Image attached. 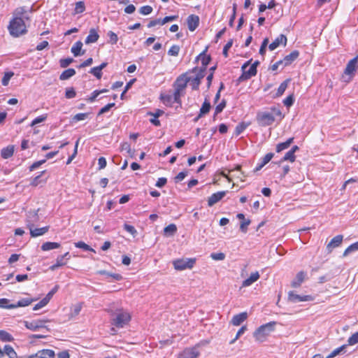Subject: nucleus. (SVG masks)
<instances>
[{
  "instance_id": "nucleus-32",
  "label": "nucleus",
  "mask_w": 358,
  "mask_h": 358,
  "mask_svg": "<svg viewBox=\"0 0 358 358\" xmlns=\"http://www.w3.org/2000/svg\"><path fill=\"white\" fill-rule=\"evenodd\" d=\"M294 138H288L285 142L280 143L276 145V152H280L282 150L287 149L292 143Z\"/></svg>"
},
{
  "instance_id": "nucleus-21",
  "label": "nucleus",
  "mask_w": 358,
  "mask_h": 358,
  "mask_svg": "<svg viewBox=\"0 0 358 358\" xmlns=\"http://www.w3.org/2000/svg\"><path fill=\"white\" fill-rule=\"evenodd\" d=\"M83 43L80 41L76 42L71 47V53L75 56L78 57L83 55L85 53V50H83Z\"/></svg>"
},
{
  "instance_id": "nucleus-48",
  "label": "nucleus",
  "mask_w": 358,
  "mask_h": 358,
  "mask_svg": "<svg viewBox=\"0 0 358 358\" xmlns=\"http://www.w3.org/2000/svg\"><path fill=\"white\" fill-rule=\"evenodd\" d=\"M358 343V331L352 334L348 339L347 345H354Z\"/></svg>"
},
{
  "instance_id": "nucleus-56",
  "label": "nucleus",
  "mask_w": 358,
  "mask_h": 358,
  "mask_svg": "<svg viewBox=\"0 0 358 358\" xmlns=\"http://www.w3.org/2000/svg\"><path fill=\"white\" fill-rule=\"evenodd\" d=\"M76 95V91L73 87H69L66 89L65 96L67 99L74 98Z\"/></svg>"
},
{
  "instance_id": "nucleus-14",
  "label": "nucleus",
  "mask_w": 358,
  "mask_h": 358,
  "mask_svg": "<svg viewBox=\"0 0 358 358\" xmlns=\"http://www.w3.org/2000/svg\"><path fill=\"white\" fill-rule=\"evenodd\" d=\"M248 315L247 312H242L233 316L231 324L234 326H239L248 319Z\"/></svg>"
},
{
  "instance_id": "nucleus-58",
  "label": "nucleus",
  "mask_w": 358,
  "mask_h": 358,
  "mask_svg": "<svg viewBox=\"0 0 358 358\" xmlns=\"http://www.w3.org/2000/svg\"><path fill=\"white\" fill-rule=\"evenodd\" d=\"M139 11L141 14L147 15L152 12V8L150 6H144L140 8Z\"/></svg>"
},
{
  "instance_id": "nucleus-7",
  "label": "nucleus",
  "mask_w": 358,
  "mask_h": 358,
  "mask_svg": "<svg viewBox=\"0 0 358 358\" xmlns=\"http://www.w3.org/2000/svg\"><path fill=\"white\" fill-rule=\"evenodd\" d=\"M196 263V258H179L173 261V268L176 271L192 269Z\"/></svg>"
},
{
  "instance_id": "nucleus-16",
  "label": "nucleus",
  "mask_w": 358,
  "mask_h": 358,
  "mask_svg": "<svg viewBox=\"0 0 358 358\" xmlns=\"http://www.w3.org/2000/svg\"><path fill=\"white\" fill-rule=\"evenodd\" d=\"M343 239V236L342 235L334 236L327 245L328 252H331L334 248L338 247L342 243Z\"/></svg>"
},
{
  "instance_id": "nucleus-4",
  "label": "nucleus",
  "mask_w": 358,
  "mask_h": 358,
  "mask_svg": "<svg viewBox=\"0 0 358 358\" xmlns=\"http://www.w3.org/2000/svg\"><path fill=\"white\" fill-rule=\"evenodd\" d=\"M275 325L276 322L272 321L257 328L252 334L255 342L262 343L266 341L271 334L274 331Z\"/></svg>"
},
{
  "instance_id": "nucleus-42",
  "label": "nucleus",
  "mask_w": 358,
  "mask_h": 358,
  "mask_svg": "<svg viewBox=\"0 0 358 358\" xmlns=\"http://www.w3.org/2000/svg\"><path fill=\"white\" fill-rule=\"evenodd\" d=\"M14 76V73L12 71H7L4 73V75L1 79V84L3 86H7L9 83L10 80Z\"/></svg>"
},
{
  "instance_id": "nucleus-43",
  "label": "nucleus",
  "mask_w": 358,
  "mask_h": 358,
  "mask_svg": "<svg viewBox=\"0 0 358 358\" xmlns=\"http://www.w3.org/2000/svg\"><path fill=\"white\" fill-rule=\"evenodd\" d=\"M347 347L346 344H344L339 348L334 349L327 357V358H334L336 356L338 355L341 353Z\"/></svg>"
},
{
  "instance_id": "nucleus-40",
  "label": "nucleus",
  "mask_w": 358,
  "mask_h": 358,
  "mask_svg": "<svg viewBox=\"0 0 358 358\" xmlns=\"http://www.w3.org/2000/svg\"><path fill=\"white\" fill-rule=\"evenodd\" d=\"M85 10V6L83 1H78L76 3L75 8H74V15L82 13Z\"/></svg>"
},
{
  "instance_id": "nucleus-30",
  "label": "nucleus",
  "mask_w": 358,
  "mask_h": 358,
  "mask_svg": "<svg viewBox=\"0 0 358 358\" xmlns=\"http://www.w3.org/2000/svg\"><path fill=\"white\" fill-rule=\"evenodd\" d=\"M59 248H60V244L57 242H45L41 245L43 251H49Z\"/></svg>"
},
{
  "instance_id": "nucleus-33",
  "label": "nucleus",
  "mask_w": 358,
  "mask_h": 358,
  "mask_svg": "<svg viewBox=\"0 0 358 358\" xmlns=\"http://www.w3.org/2000/svg\"><path fill=\"white\" fill-rule=\"evenodd\" d=\"M75 74L76 71L73 69H68L61 73L59 76V79L62 80H65L73 76Z\"/></svg>"
},
{
  "instance_id": "nucleus-11",
  "label": "nucleus",
  "mask_w": 358,
  "mask_h": 358,
  "mask_svg": "<svg viewBox=\"0 0 358 358\" xmlns=\"http://www.w3.org/2000/svg\"><path fill=\"white\" fill-rule=\"evenodd\" d=\"M200 355V352L196 346L185 349L178 358H197Z\"/></svg>"
},
{
  "instance_id": "nucleus-62",
  "label": "nucleus",
  "mask_w": 358,
  "mask_h": 358,
  "mask_svg": "<svg viewBox=\"0 0 358 358\" xmlns=\"http://www.w3.org/2000/svg\"><path fill=\"white\" fill-rule=\"evenodd\" d=\"M124 229L129 233H130L131 235L133 236H135L137 233L136 229L131 226V225H129L128 224H124Z\"/></svg>"
},
{
  "instance_id": "nucleus-22",
  "label": "nucleus",
  "mask_w": 358,
  "mask_h": 358,
  "mask_svg": "<svg viewBox=\"0 0 358 358\" xmlns=\"http://www.w3.org/2000/svg\"><path fill=\"white\" fill-rule=\"evenodd\" d=\"M306 276V273L303 271L299 272L296 278L292 282V286L293 287L297 288L299 287L301 283L304 281Z\"/></svg>"
},
{
  "instance_id": "nucleus-20",
  "label": "nucleus",
  "mask_w": 358,
  "mask_h": 358,
  "mask_svg": "<svg viewBox=\"0 0 358 358\" xmlns=\"http://www.w3.org/2000/svg\"><path fill=\"white\" fill-rule=\"evenodd\" d=\"M299 55V52L298 50H294L288 55L285 56L283 59H282V63L283 66H288L291 64Z\"/></svg>"
},
{
  "instance_id": "nucleus-28",
  "label": "nucleus",
  "mask_w": 358,
  "mask_h": 358,
  "mask_svg": "<svg viewBox=\"0 0 358 358\" xmlns=\"http://www.w3.org/2000/svg\"><path fill=\"white\" fill-rule=\"evenodd\" d=\"M160 100L164 105L168 106H171L174 102H176L174 99V94H161Z\"/></svg>"
},
{
  "instance_id": "nucleus-38",
  "label": "nucleus",
  "mask_w": 358,
  "mask_h": 358,
  "mask_svg": "<svg viewBox=\"0 0 358 358\" xmlns=\"http://www.w3.org/2000/svg\"><path fill=\"white\" fill-rule=\"evenodd\" d=\"M98 273L100 275H105L107 277L113 278L114 280H117V281L121 280L122 279V276L120 274L109 273L104 270L98 271Z\"/></svg>"
},
{
  "instance_id": "nucleus-63",
  "label": "nucleus",
  "mask_w": 358,
  "mask_h": 358,
  "mask_svg": "<svg viewBox=\"0 0 358 358\" xmlns=\"http://www.w3.org/2000/svg\"><path fill=\"white\" fill-rule=\"evenodd\" d=\"M73 59L72 58H66V59H62L60 60L59 64L61 67L65 68L68 66L69 64H71L73 62Z\"/></svg>"
},
{
  "instance_id": "nucleus-46",
  "label": "nucleus",
  "mask_w": 358,
  "mask_h": 358,
  "mask_svg": "<svg viewBox=\"0 0 358 358\" xmlns=\"http://www.w3.org/2000/svg\"><path fill=\"white\" fill-rule=\"evenodd\" d=\"M13 306V303H10V301L8 299L2 298L0 299V308L5 309H13L11 306Z\"/></svg>"
},
{
  "instance_id": "nucleus-57",
  "label": "nucleus",
  "mask_w": 358,
  "mask_h": 358,
  "mask_svg": "<svg viewBox=\"0 0 358 358\" xmlns=\"http://www.w3.org/2000/svg\"><path fill=\"white\" fill-rule=\"evenodd\" d=\"M247 126L248 124L243 122L238 124L235 129L236 135L241 134L246 129Z\"/></svg>"
},
{
  "instance_id": "nucleus-61",
  "label": "nucleus",
  "mask_w": 358,
  "mask_h": 358,
  "mask_svg": "<svg viewBox=\"0 0 358 358\" xmlns=\"http://www.w3.org/2000/svg\"><path fill=\"white\" fill-rule=\"evenodd\" d=\"M87 117H88V113H78L73 117V120L76 122H78V121L85 120Z\"/></svg>"
},
{
  "instance_id": "nucleus-5",
  "label": "nucleus",
  "mask_w": 358,
  "mask_h": 358,
  "mask_svg": "<svg viewBox=\"0 0 358 358\" xmlns=\"http://www.w3.org/2000/svg\"><path fill=\"white\" fill-rule=\"evenodd\" d=\"M357 69L358 55L348 62L341 76L342 80L345 83L350 82L354 78Z\"/></svg>"
},
{
  "instance_id": "nucleus-8",
  "label": "nucleus",
  "mask_w": 358,
  "mask_h": 358,
  "mask_svg": "<svg viewBox=\"0 0 358 358\" xmlns=\"http://www.w3.org/2000/svg\"><path fill=\"white\" fill-rule=\"evenodd\" d=\"M188 82L189 79L186 75H182L176 80L174 99L177 103L180 101V92L186 87Z\"/></svg>"
},
{
  "instance_id": "nucleus-17",
  "label": "nucleus",
  "mask_w": 358,
  "mask_h": 358,
  "mask_svg": "<svg viewBox=\"0 0 358 358\" xmlns=\"http://www.w3.org/2000/svg\"><path fill=\"white\" fill-rule=\"evenodd\" d=\"M187 27L189 31H194L199 26V17L196 15H190L187 19Z\"/></svg>"
},
{
  "instance_id": "nucleus-47",
  "label": "nucleus",
  "mask_w": 358,
  "mask_h": 358,
  "mask_svg": "<svg viewBox=\"0 0 358 358\" xmlns=\"http://www.w3.org/2000/svg\"><path fill=\"white\" fill-rule=\"evenodd\" d=\"M210 108V103L208 100L206 99L200 109V116L206 114L209 112Z\"/></svg>"
},
{
  "instance_id": "nucleus-50",
  "label": "nucleus",
  "mask_w": 358,
  "mask_h": 358,
  "mask_svg": "<svg viewBox=\"0 0 358 358\" xmlns=\"http://www.w3.org/2000/svg\"><path fill=\"white\" fill-rule=\"evenodd\" d=\"M246 330H247V327H246V325H243V326H242V327L239 329V330L237 331V333H236V335L235 338H234L233 340H231V341L229 342V343H230V344H234V343H235V342H236V341L239 338V337H240L243 334H244V332H245Z\"/></svg>"
},
{
  "instance_id": "nucleus-23",
  "label": "nucleus",
  "mask_w": 358,
  "mask_h": 358,
  "mask_svg": "<svg viewBox=\"0 0 358 358\" xmlns=\"http://www.w3.org/2000/svg\"><path fill=\"white\" fill-rule=\"evenodd\" d=\"M82 309V304L81 303H76L74 305H72L70 307V313L69 314V320H73L76 317H77Z\"/></svg>"
},
{
  "instance_id": "nucleus-59",
  "label": "nucleus",
  "mask_w": 358,
  "mask_h": 358,
  "mask_svg": "<svg viewBox=\"0 0 358 358\" xmlns=\"http://www.w3.org/2000/svg\"><path fill=\"white\" fill-rule=\"evenodd\" d=\"M250 220L248 219L244 220L243 221H242L241 223V225H240L241 231L243 233H245L248 230V227L250 225Z\"/></svg>"
},
{
  "instance_id": "nucleus-37",
  "label": "nucleus",
  "mask_w": 358,
  "mask_h": 358,
  "mask_svg": "<svg viewBox=\"0 0 358 358\" xmlns=\"http://www.w3.org/2000/svg\"><path fill=\"white\" fill-rule=\"evenodd\" d=\"M64 256L57 257V258L56 259V263L54 264L53 265L50 266V269L51 271H55L57 268L64 266L66 264V262H64Z\"/></svg>"
},
{
  "instance_id": "nucleus-18",
  "label": "nucleus",
  "mask_w": 358,
  "mask_h": 358,
  "mask_svg": "<svg viewBox=\"0 0 358 358\" xmlns=\"http://www.w3.org/2000/svg\"><path fill=\"white\" fill-rule=\"evenodd\" d=\"M99 34L98 33V31L94 28H92L89 31V34L86 37L85 43L87 45L94 43H96L99 40Z\"/></svg>"
},
{
  "instance_id": "nucleus-53",
  "label": "nucleus",
  "mask_w": 358,
  "mask_h": 358,
  "mask_svg": "<svg viewBox=\"0 0 358 358\" xmlns=\"http://www.w3.org/2000/svg\"><path fill=\"white\" fill-rule=\"evenodd\" d=\"M210 257L215 261H222L225 259V255L223 252L211 253Z\"/></svg>"
},
{
  "instance_id": "nucleus-44",
  "label": "nucleus",
  "mask_w": 358,
  "mask_h": 358,
  "mask_svg": "<svg viewBox=\"0 0 358 358\" xmlns=\"http://www.w3.org/2000/svg\"><path fill=\"white\" fill-rule=\"evenodd\" d=\"M358 250V241L348 246L343 252V257H346L350 253Z\"/></svg>"
},
{
  "instance_id": "nucleus-19",
  "label": "nucleus",
  "mask_w": 358,
  "mask_h": 358,
  "mask_svg": "<svg viewBox=\"0 0 358 358\" xmlns=\"http://www.w3.org/2000/svg\"><path fill=\"white\" fill-rule=\"evenodd\" d=\"M226 194L225 191L217 192L213 194L208 199V205L212 206L220 201Z\"/></svg>"
},
{
  "instance_id": "nucleus-15",
  "label": "nucleus",
  "mask_w": 358,
  "mask_h": 358,
  "mask_svg": "<svg viewBox=\"0 0 358 358\" xmlns=\"http://www.w3.org/2000/svg\"><path fill=\"white\" fill-rule=\"evenodd\" d=\"M287 41V37L284 34H280L269 45L268 48L271 51H273L281 44L285 46Z\"/></svg>"
},
{
  "instance_id": "nucleus-41",
  "label": "nucleus",
  "mask_w": 358,
  "mask_h": 358,
  "mask_svg": "<svg viewBox=\"0 0 358 358\" xmlns=\"http://www.w3.org/2000/svg\"><path fill=\"white\" fill-rule=\"evenodd\" d=\"M289 82V79H287L286 80H285L280 85L279 87L278 88L277 93H276L277 96H280L283 94V93L285 92V91L286 90V89L287 87Z\"/></svg>"
},
{
  "instance_id": "nucleus-55",
  "label": "nucleus",
  "mask_w": 358,
  "mask_h": 358,
  "mask_svg": "<svg viewBox=\"0 0 358 358\" xmlns=\"http://www.w3.org/2000/svg\"><path fill=\"white\" fill-rule=\"evenodd\" d=\"M122 150H125L131 156L133 157L134 151L131 149V146L128 143H124L121 145Z\"/></svg>"
},
{
  "instance_id": "nucleus-27",
  "label": "nucleus",
  "mask_w": 358,
  "mask_h": 358,
  "mask_svg": "<svg viewBox=\"0 0 358 358\" xmlns=\"http://www.w3.org/2000/svg\"><path fill=\"white\" fill-rule=\"evenodd\" d=\"M36 299L32 298H24L19 300L16 303H13V306H11L12 308H17L19 307H26L29 306L31 303H32L34 301H35Z\"/></svg>"
},
{
  "instance_id": "nucleus-49",
  "label": "nucleus",
  "mask_w": 358,
  "mask_h": 358,
  "mask_svg": "<svg viewBox=\"0 0 358 358\" xmlns=\"http://www.w3.org/2000/svg\"><path fill=\"white\" fill-rule=\"evenodd\" d=\"M50 301L44 297L43 299H41L38 303H36L34 307V310H38L43 307H45Z\"/></svg>"
},
{
  "instance_id": "nucleus-6",
  "label": "nucleus",
  "mask_w": 358,
  "mask_h": 358,
  "mask_svg": "<svg viewBox=\"0 0 358 358\" xmlns=\"http://www.w3.org/2000/svg\"><path fill=\"white\" fill-rule=\"evenodd\" d=\"M50 320L48 319H37L33 320L30 321L25 320L23 322L24 327L32 331H38L40 329H44L48 331H50V329L46 325V323L50 322Z\"/></svg>"
},
{
  "instance_id": "nucleus-36",
  "label": "nucleus",
  "mask_w": 358,
  "mask_h": 358,
  "mask_svg": "<svg viewBox=\"0 0 358 358\" xmlns=\"http://www.w3.org/2000/svg\"><path fill=\"white\" fill-rule=\"evenodd\" d=\"M0 339L3 342H12L14 341L13 336L4 330H0Z\"/></svg>"
},
{
  "instance_id": "nucleus-10",
  "label": "nucleus",
  "mask_w": 358,
  "mask_h": 358,
  "mask_svg": "<svg viewBox=\"0 0 358 358\" xmlns=\"http://www.w3.org/2000/svg\"><path fill=\"white\" fill-rule=\"evenodd\" d=\"M193 73L195 74L194 76L188 77L189 83L192 89L196 90L199 87L201 80L204 77V71L202 69L195 68L193 70Z\"/></svg>"
},
{
  "instance_id": "nucleus-2",
  "label": "nucleus",
  "mask_w": 358,
  "mask_h": 358,
  "mask_svg": "<svg viewBox=\"0 0 358 358\" xmlns=\"http://www.w3.org/2000/svg\"><path fill=\"white\" fill-rule=\"evenodd\" d=\"M284 117L280 109L272 107L268 111L259 112L257 115V121L260 126L266 127L272 124L278 118L281 120Z\"/></svg>"
},
{
  "instance_id": "nucleus-29",
  "label": "nucleus",
  "mask_w": 358,
  "mask_h": 358,
  "mask_svg": "<svg viewBox=\"0 0 358 358\" xmlns=\"http://www.w3.org/2000/svg\"><path fill=\"white\" fill-rule=\"evenodd\" d=\"M273 155H274L271 152L267 153L262 159V162L257 166L254 171L257 172L261 170L266 164H268L272 159Z\"/></svg>"
},
{
  "instance_id": "nucleus-60",
  "label": "nucleus",
  "mask_w": 358,
  "mask_h": 358,
  "mask_svg": "<svg viewBox=\"0 0 358 358\" xmlns=\"http://www.w3.org/2000/svg\"><path fill=\"white\" fill-rule=\"evenodd\" d=\"M90 73L99 79L101 78V76H102L101 70L98 66L93 67L90 70Z\"/></svg>"
},
{
  "instance_id": "nucleus-51",
  "label": "nucleus",
  "mask_w": 358,
  "mask_h": 358,
  "mask_svg": "<svg viewBox=\"0 0 358 358\" xmlns=\"http://www.w3.org/2000/svg\"><path fill=\"white\" fill-rule=\"evenodd\" d=\"M296 159V156L292 152H290L289 150L285 155L283 158L281 159V162L282 161H289L290 162H294Z\"/></svg>"
},
{
  "instance_id": "nucleus-24",
  "label": "nucleus",
  "mask_w": 358,
  "mask_h": 358,
  "mask_svg": "<svg viewBox=\"0 0 358 358\" xmlns=\"http://www.w3.org/2000/svg\"><path fill=\"white\" fill-rule=\"evenodd\" d=\"M29 230H30V234H31V237H37V236H43V234H46L49 230V227L46 226V227H43L41 228H36V229H32V227H30Z\"/></svg>"
},
{
  "instance_id": "nucleus-45",
  "label": "nucleus",
  "mask_w": 358,
  "mask_h": 358,
  "mask_svg": "<svg viewBox=\"0 0 358 358\" xmlns=\"http://www.w3.org/2000/svg\"><path fill=\"white\" fill-rule=\"evenodd\" d=\"M74 245L78 248H81V249H83L85 250H87V251H91V252H95V250L93 248H92L90 245H88L87 244H86L83 241L76 242V243H74Z\"/></svg>"
},
{
  "instance_id": "nucleus-54",
  "label": "nucleus",
  "mask_w": 358,
  "mask_h": 358,
  "mask_svg": "<svg viewBox=\"0 0 358 358\" xmlns=\"http://www.w3.org/2000/svg\"><path fill=\"white\" fill-rule=\"evenodd\" d=\"M47 119V115H42L36 117L31 123V127H34L41 122H44Z\"/></svg>"
},
{
  "instance_id": "nucleus-3",
  "label": "nucleus",
  "mask_w": 358,
  "mask_h": 358,
  "mask_svg": "<svg viewBox=\"0 0 358 358\" xmlns=\"http://www.w3.org/2000/svg\"><path fill=\"white\" fill-rule=\"evenodd\" d=\"M132 319V313L124 308H117L113 314L111 324L117 329L128 326Z\"/></svg>"
},
{
  "instance_id": "nucleus-12",
  "label": "nucleus",
  "mask_w": 358,
  "mask_h": 358,
  "mask_svg": "<svg viewBox=\"0 0 358 358\" xmlns=\"http://www.w3.org/2000/svg\"><path fill=\"white\" fill-rule=\"evenodd\" d=\"M288 300L292 303L312 301L313 298L310 295L301 296L292 291L288 292Z\"/></svg>"
},
{
  "instance_id": "nucleus-52",
  "label": "nucleus",
  "mask_w": 358,
  "mask_h": 358,
  "mask_svg": "<svg viewBox=\"0 0 358 358\" xmlns=\"http://www.w3.org/2000/svg\"><path fill=\"white\" fill-rule=\"evenodd\" d=\"M180 51V47L177 45H172L168 51L171 56H178Z\"/></svg>"
},
{
  "instance_id": "nucleus-34",
  "label": "nucleus",
  "mask_w": 358,
  "mask_h": 358,
  "mask_svg": "<svg viewBox=\"0 0 358 358\" xmlns=\"http://www.w3.org/2000/svg\"><path fill=\"white\" fill-rule=\"evenodd\" d=\"M177 231V227L175 224H170L164 229L165 236H173Z\"/></svg>"
},
{
  "instance_id": "nucleus-35",
  "label": "nucleus",
  "mask_w": 358,
  "mask_h": 358,
  "mask_svg": "<svg viewBox=\"0 0 358 358\" xmlns=\"http://www.w3.org/2000/svg\"><path fill=\"white\" fill-rule=\"evenodd\" d=\"M3 351L9 358H17L16 352L10 345H5Z\"/></svg>"
},
{
  "instance_id": "nucleus-9",
  "label": "nucleus",
  "mask_w": 358,
  "mask_h": 358,
  "mask_svg": "<svg viewBox=\"0 0 358 358\" xmlns=\"http://www.w3.org/2000/svg\"><path fill=\"white\" fill-rule=\"evenodd\" d=\"M258 62H255L249 66V63L246 62L242 66L243 73L240 79L248 80L257 73V65Z\"/></svg>"
},
{
  "instance_id": "nucleus-64",
  "label": "nucleus",
  "mask_w": 358,
  "mask_h": 358,
  "mask_svg": "<svg viewBox=\"0 0 358 358\" xmlns=\"http://www.w3.org/2000/svg\"><path fill=\"white\" fill-rule=\"evenodd\" d=\"M226 106V101L225 100H222L216 107L215 109V113L218 114L222 111V110Z\"/></svg>"
},
{
  "instance_id": "nucleus-13",
  "label": "nucleus",
  "mask_w": 358,
  "mask_h": 358,
  "mask_svg": "<svg viewBox=\"0 0 358 358\" xmlns=\"http://www.w3.org/2000/svg\"><path fill=\"white\" fill-rule=\"evenodd\" d=\"M259 278L260 274L259 271L252 272L250 276L242 282L241 288L251 286L254 282H257Z\"/></svg>"
},
{
  "instance_id": "nucleus-39",
  "label": "nucleus",
  "mask_w": 358,
  "mask_h": 358,
  "mask_svg": "<svg viewBox=\"0 0 358 358\" xmlns=\"http://www.w3.org/2000/svg\"><path fill=\"white\" fill-rule=\"evenodd\" d=\"M107 36L108 37V43L110 45H115L118 41L117 35L113 32V31H108L107 32Z\"/></svg>"
},
{
  "instance_id": "nucleus-26",
  "label": "nucleus",
  "mask_w": 358,
  "mask_h": 358,
  "mask_svg": "<svg viewBox=\"0 0 358 358\" xmlns=\"http://www.w3.org/2000/svg\"><path fill=\"white\" fill-rule=\"evenodd\" d=\"M15 151L14 145H8L6 148H3L1 150V156L3 159H6L11 157L13 155Z\"/></svg>"
},
{
  "instance_id": "nucleus-31",
  "label": "nucleus",
  "mask_w": 358,
  "mask_h": 358,
  "mask_svg": "<svg viewBox=\"0 0 358 358\" xmlns=\"http://www.w3.org/2000/svg\"><path fill=\"white\" fill-rule=\"evenodd\" d=\"M197 59L201 61V64L203 65V67L201 69H202V70H203V71H205L207 65L209 64V62L210 61V56L207 55L205 53V52H203L201 53L197 57Z\"/></svg>"
},
{
  "instance_id": "nucleus-25",
  "label": "nucleus",
  "mask_w": 358,
  "mask_h": 358,
  "mask_svg": "<svg viewBox=\"0 0 358 358\" xmlns=\"http://www.w3.org/2000/svg\"><path fill=\"white\" fill-rule=\"evenodd\" d=\"M35 356H38V358H54L55 353L52 350L43 349L35 353Z\"/></svg>"
},
{
  "instance_id": "nucleus-1",
  "label": "nucleus",
  "mask_w": 358,
  "mask_h": 358,
  "mask_svg": "<svg viewBox=\"0 0 358 358\" xmlns=\"http://www.w3.org/2000/svg\"><path fill=\"white\" fill-rule=\"evenodd\" d=\"M27 9L24 7H18L13 13V17L8 26L10 34L13 37H19L27 31L24 19L27 17Z\"/></svg>"
}]
</instances>
